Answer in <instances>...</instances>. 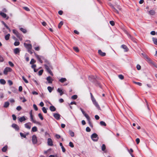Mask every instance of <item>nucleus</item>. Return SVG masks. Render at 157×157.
<instances>
[{
  "instance_id": "f257e3e1",
  "label": "nucleus",
  "mask_w": 157,
  "mask_h": 157,
  "mask_svg": "<svg viewBox=\"0 0 157 157\" xmlns=\"http://www.w3.org/2000/svg\"><path fill=\"white\" fill-rule=\"evenodd\" d=\"M35 56L37 58L38 60L40 62L42 63H43V60H44V61L47 63L49 65L50 64L49 62L47 60L45 59L43 56H39L38 55L36 54Z\"/></svg>"
},
{
  "instance_id": "f03ea898",
  "label": "nucleus",
  "mask_w": 157,
  "mask_h": 157,
  "mask_svg": "<svg viewBox=\"0 0 157 157\" xmlns=\"http://www.w3.org/2000/svg\"><path fill=\"white\" fill-rule=\"evenodd\" d=\"M91 138L94 141H97L98 139V135L96 133L93 134L91 136Z\"/></svg>"
},
{
  "instance_id": "7ed1b4c3",
  "label": "nucleus",
  "mask_w": 157,
  "mask_h": 157,
  "mask_svg": "<svg viewBox=\"0 0 157 157\" xmlns=\"http://www.w3.org/2000/svg\"><path fill=\"white\" fill-rule=\"evenodd\" d=\"M12 71V69L10 67H6L4 69L3 71V73L5 75H7L8 72H11Z\"/></svg>"
},
{
  "instance_id": "20e7f679",
  "label": "nucleus",
  "mask_w": 157,
  "mask_h": 157,
  "mask_svg": "<svg viewBox=\"0 0 157 157\" xmlns=\"http://www.w3.org/2000/svg\"><path fill=\"white\" fill-rule=\"evenodd\" d=\"M32 141L33 144H35L37 143V137L35 135H33L32 137Z\"/></svg>"
},
{
  "instance_id": "39448f33",
  "label": "nucleus",
  "mask_w": 157,
  "mask_h": 157,
  "mask_svg": "<svg viewBox=\"0 0 157 157\" xmlns=\"http://www.w3.org/2000/svg\"><path fill=\"white\" fill-rule=\"evenodd\" d=\"M24 44L25 47L28 50L32 49V46L31 44H27L25 43Z\"/></svg>"
},
{
  "instance_id": "423d86ee",
  "label": "nucleus",
  "mask_w": 157,
  "mask_h": 157,
  "mask_svg": "<svg viewBox=\"0 0 157 157\" xmlns=\"http://www.w3.org/2000/svg\"><path fill=\"white\" fill-rule=\"evenodd\" d=\"M31 123L29 122L27 123H25L24 125L25 127L29 129H30L31 128Z\"/></svg>"
},
{
  "instance_id": "0eeeda50",
  "label": "nucleus",
  "mask_w": 157,
  "mask_h": 157,
  "mask_svg": "<svg viewBox=\"0 0 157 157\" xmlns=\"http://www.w3.org/2000/svg\"><path fill=\"white\" fill-rule=\"evenodd\" d=\"M53 116L56 120H59L60 119V115L58 113H54Z\"/></svg>"
},
{
  "instance_id": "6e6552de",
  "label": "nucleus",
  "mask_w": 157,
  "mask_h": 157,
  "mask_svg": "<svg viewBox=\"0 0 157 157\" xmlns=\"http://www.w3.org/2000/svg\"><path fill=\"white\" fill-rule=\"evenodd\" d=\"M48 145L50 146H52L53 145L52 140L50 138L48 139Z\"/></svg>"
},
{
  "instance_id": "1a4fd4ad",
  "label": "nucleus",
  "mask_w": 157,
  "mask_h": 157,
  "mask_svg": "<svg viewBox=\"0 0 157 157\" xmlns=\"http://www.w3.org/2000/svg\"><path fill=\"white\" fill-rule=\"evenodd\" d=\"M150 62L148 61V63H149L151 65H153L156 68H157V65L155 63L150 59Z\"/></svg>"
},
{
  "instance_id": "9d476101",
  "label": "nucleus",
  "mask_w": 157,
  "mask_h": 157,
  "mask_svg": "<svg viewBox=\"0 0 157 157\" xmlns=\"http://www.w3.org/2000/svg\"><path fill=\"white\" fill-rule=\"evenodd\" d=\"M12 127L16 130H18L19 129L18 126L15 124H13L12 125Z\"/></svg>"
},
{
  "instance_id": "9b49d317",
  "label": "nucleus",
  "mask_w": 157,
  "mask_h": 157,
  "mask_svg": "<svg viewBox=\"0 0 157 157\" xmlns=\"http://www.w3.org/2000/svg\"><path fill=\"white\" fill-rule=\"evenodd\" d=\"M127 35L128 37L132 40L134 42L136 43L135 39L130 34L128 33H127Z\"/></svg>"
},
{
  "instance_id": "f8f14e48",
  "label": "nucleus",
  "mask_w": 157,
  "mask_h": 157,
  "mask_svg": "<svg viewBox=\"0 0 157 157\" xmlns=\"http://www.w3.org/2000/svg\"><path fill=\"white\" fill-rule=\"evenodd\" d=\"M98 52L99 54L101 56H104L106 55V53L105 52H102L101 50H99Z\"/></svg>"
},
{
  "instance_id": "ddd939ff",
  "label": "nucleus",
  "mask_w": 157,
  "mask_h": 157,
  "mask_svg": "<svg viewBox=\"0 0 157 157\" xmlns=\"http://www.w3.org/2000/svg\"><path fill=\"white\" fill-rule=\"evenodd\" d=\"M141 55L144 57V58H146V60L148 62H150V59L145 54L142 53H141Z\"/></svg>"
},
{
  "instance_id": "4468645a",
  "label": "nucleus",
  "mask_w": 157,
  "mask_h": 157,
  "mask_svg": "<svg viewBox=\"0 0 157 157\" xmlns=\"http://www.w3.org/2000/svg\"><path fill=\"white\" fill-rule=\"evenodd\" d=\"M13 33L15 34L17 37H20V34L15 29H13Z\"/></svg>"
},
{
  "instance_id": "2eb2a0df",
  "label": "nucleus",
  "mask_w": 157,
  "mask_h": 157,
  "mask_svg": "<svg viewBox=\"0 0 157 157\" xmlns=\"http://www.w3.org/2000/svg\"><path fill=\"white\" fill-rule=\"evenodd\" d=\"M47 80L48 81L49 83H51L53 80V79L50 76H48L46 78Z\"/></svg>"
},
{
  "instance_id": "dca6fc26",
  "label": "nucleus",
  "mask_w": 157,
  "mask_h": 157,
  "mask_svg": "<svg viewBox=\"0 0 157 157\" xmlns=\"http://www.w3.org/2000/svg\"><path fill=\"white\" fill-rule=\"evenodd\" d=\"M18 120L20 122H22L23 121H25L26 120V119L25 116H23L19 118Z\"/></svg>"
},
{
  "instance_id": "f3484780",
  "label": "nucleus",
  "mask_w": 157,
  "mask_h": 157,
  "mask_svg": "<svg viewBox=\"0 0 157 157\" xmlns=\"http://www.w3.org/2000/svg\"><path fill=\"white\" fill-rule=\"evenodd\" d=\"M148 13L151 15H154L155 14V12L154 10H151L148 11Z\"/></svg>"
},
{
  "instance_id": "a211bd4d",
  "label": "nucleus",
  "mask_w": 157,
  "mask_h": 157,
  "mask_svg": "<svg viewBox=\"0 0 157 157\" xmlns=\"http://www.w3.org/2000/svg\"><path fill=\"white\" fill-rule=\"evenodd\" d=\"M57 91L59 93L60 96L62 95L63 94V91L62 89L60 88H58L57 90Z\"/></svg>"
},
{
  "instance_id": "6ab92c4d",
  "label": "nucleus",
  "mask_w": 157,
  "mask_h": 157,
  "mask_svg": "<svg viewBox=\"0 0 157 157\" xmlns=\"http://www.w3.org/2000/svg\"><path fill=\"white\" fill-rule=\"evenodd\" d=\"M121 47L123 48L125 52H127L128 50V49L126 45L123 44L121 46Z\"/></svg>"
},
{
  "instance_id": "aec40b11",
  "label": "nucleus",
  "mask_w": 157,
  "mask_h": 157,
  "mask_svg": "<svg viewBox=\"0 0 157 157\" xmlns=\"http://www.w3.org/2000/svg\"><path fill=\"white\" fill-rule=\"evenodd\" d=\"M50 109L52 112H54L56 110V108L53 106L52 105L50 107Z\"/></svg>"
},
{
  "instance_id": "412c9836",
  "label": "nucleus",
  "mask_w": 157,
  "mask_h": 157,
  "mask_svg": "<svg viewBox=\"0 0 157 157\" xmlns=\"http://www.w3.org/2000/svg\"><path fill=\"white\" fill-rule=\"evenodd\" d=\"M87 120L88 121V123H89V124L90 126V127L92 128L93 127V124H92V123H91V122L90 121V117H89L87 119Z\"/></svg>"
},
{
  "instance_id": "4be33fe9",
  "label": "nucleus",
  "mask_w": 157,
  "mask_h": 157,
  "mask_svg": "<svg viewBox=\"0 0 157 157\" xmlns=\"http://www.w3.org/2000/svg\"><path fill=\"white\" fill-rule=\"evenodd\" d=\"M20 50L18 48H17L14 49V52L15 54H17L20 52Z\"/></svg>"
},
{
  "instance_id": "5701e85b",
  "label": "nucleus",
  "mask_w": 157,
  "mask_h": 157,
  "mask_svg": "<svg viewBox=\"0 0 157 157\" xmlns=\"http://www.w3.org/2000/svg\"><path fill=\"white\" fill-rule=\"evenodd\" d=\"M47 64H47H45L44 65V67L47 71L50 70L49 67H50V64H49V65L48 64Z\"/></svg>"
},
{
  "instance_id": "b1692460",
  "label": "nucleus",
  "mask_w": 157,
  "mask_h": 157,
  "mask_svg": "<svg viewBox=\"0 0 157 157\" xmlns=\"http://www.w3.org/2000/svg\"><path fill=\"white\" fill-rule=\"evenodd\" d=\"M67 81V79L65 78H62L59 79V81L61 83H63Z\"/></svg>"
},
{
  "instance_id": "393cba45",
  "label": "nucleus",
  "mask_w": 157,
  "mask_h": 157,
  "mask_svg": "<svg viewBox=\"0 0 157 157\" xmlns=\"http://www.w3.org/2000/svg\"><path fill=\"white\" fill-rule=\"evenodd\" d=\"M10 105V103L8 102H6L4 103V105L3 107L4 108H7Z\"/></svg>"
},
{
  "instance_id": "a878e982",
  "label": "nucleus",
  "mask_w": 157,
  "mask_h": 157,
  "mask_svg": "<svg viewBox=\"0 0 157 157\" xmlns=\"http://www.w3.org/2000/svg\"><path fill=\"white\" fill-rule=\"evenodd\" d=\"M0 15L2 17H3V18H6L7 17V15L3 13V12H0Z\"/></svg>"
},
{
  "instance_id": "bb28decb",
  "label": "nucleus",
  "mask_w": 157,
  "mask_h": 157,
  "mask_svg": "<svg viewBox=\"0 0 157 157\" xmlns=\"http://www.w3.org/2000/svg\"><path fill=\"white\" fill-rule=\"evenodd\" d=\"M82 114L84 115V116L86 117V118L87 119V118H88L89 117H90L87 114H86L85 112L84 111V110H83V111H82Z\"/></svg>"
},
{
  "instance_id": "cd10ccee",
  "label": "nucleus",
  "mask_w": 157,
  "mask_h": 157,
  "mask_svg": "<svg viewBox=\"0 0 157 157\" xmlns=\"http://www.w3.org/2000/svg\"><path fill=\"white\" fill-rule=\"evenodd\" d=\"M82 114L84 115V116L86 117V118L87 119V118H88L89 117H90L87 114H86L85 112L84 111V110H83V111H82Z\"/></svg>"
},
{
  "instance_id": "c85d7f7f",
  "label": "nucleus",
  "mask_w": 157,
  "mask_h": 157,
  "mask_svg": "<svg viewBox=\"0 0 157 157\" xmlns=\"http://www.w3.org/2000/svg\"><path fill=\"white\" fill-rule=\"evenodd\" d=\"M0 83L1 84H2L4 85L6 84V82L4 79H0Z\"/></svg>"
},
{
  "instance_id": "c756f323",
  "label": "nucleus",
  "mask_w": 157,
  "mask_h": 157,
  "mask_svg": "<svg viewBox=\"0 0 157 157\" xmlns=\"http://www.w3.org/2000/svg\"><path fill=\"white\" fill-rule=\"evenodd\" d=\"M47 89H48V91L49 92V93H50L52 92V91L53 90V87L52 88L51 86H48V87H47Z\"/></svg>"
},
{
  "instance_id": "7c9ffc66",
  "label": "nucleus",
  "mask_w": 157,
  "mask_h": 157,
  "mask_svg": "<svg viewBox=\"0 0 157 157\" xmlns=\"http://www.w3.org/2000/svg\"><path fill=\"white\" fill-rule=\"evenodd\" d=\"M37 130V128L36 126H34L32 128V131L33 132H36Z\"/></svg>"
},
{
  "instance_id": "2f4dec72",
  "label": "nucleus",
  "mask_w": 157,
  "mask_h": 157,
  "mask_svg": "<svg viewBox=\"0 0 157 157\" xmlns=\"http://www.w3.org/2000/svg\"><path fill=\"white\" fill-rule=\"evenodd\" d=\"M7 146H4L2 149V151L3 152H5L7 150Z\"/></svg>"
},
{
  "instance_id": "473e14b6",
  "label": "nucleus",
  "mask_w": 157,
  "mask_h": 157,
  "mask_svg": "<svg viewBox=\"0 0 157 157\" xmlns=\"http://www.w3.org/2000/svg\"><path fill=\"white\" fill-rule=\"evenodd\" d=\"M69 133L71 137L74 136L75 134L74 132L72 131L71 130H70L69 131Z\"/></svg>"
},
{
  "instance_id": "72a5a7b5",
  "label": "nucleus",
  "mask_w": 157,
  "mask_h": 157,
  "mask_svg": "<svg viewBox=\"0 0 157 157\" xmlns=\"http://www.w3.org/2000/svg\"><path fill=\"white\" fill-rule=\"evenodd\" d=\"M93 103L97 108H98V109L100 108L98 104V103L96 102V101L94 102H93Z\"/></svg>"
},
{
  "instance_id": "f704fd0d",
  "label": "nucleus",
  "mask_w": 157,
  "mask_h": 157,
  "mask_svg": "<svg viewBox=\"0 0 157 157\" xmlns=\"http://www.w3.org/2000/svg\"><path fill=\"white\" fill-rule=\"evenodd\" d=\"M10 34H8L6 35L5 36V39L6 40H8L10 38Z\"/></svg>"
},
{
  "instance_id": "c9c22d12",
  "label": "nucleus",
  "mask_w": 157,
  "mask_h": 157,
  "mask_svg": "<svg viewBox=\"0 0 157 157\" xmlns=\"http://www.w3.org/2000/svg\"><path fill=\"white\" fill-rule=\"evenodd\" d=\"M152 40L154 44H155L157 45V38H153L152 39Z\"/></svg>"
},
{
  "instance_id": "e433bc0d",
  "label": "nucleus",
  "mask_w": 157,
  "mask_h": 157,
  "mask_svg": "<svg viewBox=\"0 0 157 157\" xmlns=\"http://www.w3.org/2000/svg\"><path fill=\"white\" fill-rule=\"evenodd\" d=\"M100 124L101 126H106V123L103 121H101L100 122Z\"/></svg>"
},
{
  "instance_id": "4c0bfd02",
  "label": "nucleus",
  "mask_w": 157,
  "mask_h": 157,
  "mask_svg": "<svg viewBox=\"0 0 157 157\" xmlns=\"http://www.w3.org/2000/svg\"><path fill=\"white\" fill-rule=\"evenodd\" d=\"M2 24L4 25L5 26L6 28L8 29H9L10 31V29L9 28V27L3 21L2 22Z\"/></svg>"
},
{
  "instance_id": "58836bf2",
  "label": "nucleus",
  "mask_w": 157,
  "mask_h": 157,
  "mask_svg": "<svg viewBox=\"0 0 157 157\" xmlns=\"http://www.w3.org/2000/svg\"><path fill=\"white\" fill-rule=\"evenodd\" d=\"M63 22L62 21H60L58 25V28H60L63 25Z\"/></svg>"
},
{
  "instance_id": "ea45409f",
  "label": "nucleus",
  "mask_w": 157,
  "mask_h": 157,
  "mask_svg": "<svg viewBox=\"0 0 157 157\" xmlns=\"http://www.w3.org/2000/svg\"><path fill=\"white\" fill-rule=\"evenodd\" d=\"M33 80L34 82L35 83L36 85V86H39L40 85V84L36 80L34 79H33Z\"/></svg>"
},
{
  "instance_id": "a19ab883",
  "label": "nucleus",
  "mask_w": 157,
  "mask_h": 157,
  "mask_svg": "<svg viewBox=\"0 0 157 157\" xmlns=\"http://www.w3.org/2000/svg\"><path fill=\"white\" fill-rule=\"evenodd\" d=\"M106 149L105 146L104 144H103L101 146V150L103 151H104Z\"/></svg>"
},
{
  "instance_id": "79ce46f5",
  "label": "nucleus",
  "mask_w": 157,
  "mask_h": 157,
  "mask_svg": "<svg viewBox=\"0 0 157 157\" xmlns=\"http://www.w3.org/2000/svg\"><path fill=\"white\" fill-rule=\"evenodd\" d=\"M20 30L22 32H23L24 33H26V30L22 28H21L20 29Z\"/></svg>"
},
{
  "instance_id": "37998d69",
  "label": "nucleus",
  "mask_w": 157,
  "mask_h": 157,
  "mask_svg": "<svg viewBox=\"0 0 157 157\" xmlns=\"http://www.w3.org/2000/svg\"><path fill=\"white\" fill-rule=\"evenodd\" d=\"M78 96L76 95H74L71 97V98L75 100L77 98Z\"/></svg>"
},
{
  "instance_id": "c03bdc74",
  "label": "nucleus",
  "mask_w": 157,
  "mask_h": 157,
  "mask_svg": "<svg viewBox=\"0 0 157 157\" xmlns=\"http://www.w3.org/2000/svg\"><path fill=\"white\" fill-rule=\"evenodd\" d=\"M22 78L23 80H24V81L26 83H28V80L25 78L24 76H22Z\"/></svg>"
},
{
  "instance_id": "a18cd8bd",
  "label": "nucleus",
  "mask_w": 157,
  "mask_h": 157,
  "mask_svg": "<svg viewBox=\"0 0 157 157\" xmlns=\"http://www.w3.org/2000/svg\"><path fill=\"white\" fill-rule=\"evenodd\" d=\"M42 110L44 113H47L46 109L45 107H43L42 108Z\"/></svg>"
},
{
  "instance_id": "49530a36",
  "label": "nucleus",
  "mask_w": 157,
  "mask_h": 157,
  "mask_svg": "<svg viewBox=\"0 0 157 157\" xmlns=\"http://www.w3.org/2000/svg\"><path fill=\"white\" fill-rule=\"evenodd\" d=\"M20 42L19 41H15L14 43V44L15 46H17L19 45Z\"/></svg>"
},
{
  "instance_id": "de8ad7c7",
  "label": "nucleus",
  "mask_w": 157,
  "mask_h": 157,
  "mask_svg": "<svg viewBox=\"0 0 157 157\" xmlns=\"http://www.w3.org/2000/svg\"><path fill=\"white\" fill-rule=\"evenodd\" d=\"M69 146L71 147H74V145L71 142H70L69 143Z\"/></svg>"
},
{
  "instance_id": "09e8293b",
  "label": "nucleus",
  "mask_w": 157,
  "mask_h": 157,
  "mask_svg": "<svg viewBox=\"0 0 157 157\" xmlns=\"http://www.w3.org/2000/svg\"><path fill=\"white\" fill-rule=\"evenodd\" d=\"M20 136H21V137H23L24 138H25L26 137V135H25V134H23L22 132H20Z\"/></svg>"
},
{
  "instance_id": "8fccbe9b",
  "label": "nucleus",
  "mask_w": 157,
  "mask_h": 157,
  "mask_svg": "<svg viewBox=\"0 0 157 157\" xmlns=\"http://www.w3.org/2000/svg\"><path fill=\"white\" fill-rule=\"evenodd\" d=\"M38 116L41 120H43V117L41 113H40L38 114Z\"/></svg>"
},
{
  "instance_id": "3c124183",
  "label": "nucleus",
  "mask_w": 157,
  "mask_h": 157,
  "mask_svg": "<svg viewBox=\"0 0 157 157\" xmlns=\"http://www.w3.org/2000/svg\"><path fill=\"white\" fill-rule=\"evenodd\" d=\"M43 70H40L39 72H38V75H41L43 73Z\"/></svg>"
},
{
  "instance_id": "603ef678",
  "label": "nucleus",
  "mask_w": 157,
  "mask_h": 157,
  "mask_svg": "<svg viewBox=\"0 0 157 157\" xmlns=\"http://www.w3.org/2000/svg\"><path fill=\"white\" fill-rule=\"evenodd\" d=\"M35 62V61L34 60V59H31L30 62V64H33Z\"/></svg>"
},
{
  "instance_id": "864d4df0",
  "label": "nucleus",
  "mask_w": 157,
  "mask_h": 157,
  "mask_svg": "<svg viewBox=\"0 0 157 157\" xmlns=\"http://www.w3.org/2000/svg\"><path fill=\"white\" fill-rule=\"evenodd\" d=\"M33 107L35 110L37 111L38 110V108L36 105L33 104Z\"/></svg>"
},
{
  "instance_id": "5fc2aeb1",
  "label": "nucleus",
  "mask_w": 157,
  "mask_h": 157,
  "mask_svg": "<svg viewBox=\"0 0 157 157\" xmlns=\"http://www.w3.org/2000/svg\"><path fill=\"white\" fill-rule=\"evenodd\" d=\"M22 109V108L20 106H18L17 108H16V109L18 110V111H20Z\"/></svg>"
},
{
  "instance_id": "6e6d98bb",
  "label": "nucleus",
  "mask_w": 157,
  "mask_h": 157,
  "mask_svg": "<svg viewBox=\"0 0 157 157\" xmlns=\"http://www.w3.org/2000/svg\"><path fill=\"white\" fill-rule=\"evenodd\" d=\"M9 65L11 67L14 66V64L11 61H9L8 62Z\"/></svg>"
},
{
  "instance_id": "4d7b16f0",
  "label": "nucleus",
  "mask_w": 157,
  "mask_h": 157,
  "mask_svg": "<svg viewBox=\"0 0 157 157\" xmlns=\"http://www.w3.org/2000/svg\"><path fill=\"white\" fill-rule=\"evenodd\" d=\"M134 83L138 85L139 86H141L142 85V84L140 82H134Z\"/></svg>"
},
{
  "instance_id": "13d9d810",
  "label": "nucleus",
  "mask_w": 157,
  "mask_h": 157,
  "mask_svg": "<svg viewBox=\"0 0 157 157\" xmlns=\"http://www.w3.org/2000/svg\"><path fill=\"white\" fill-rule=\"evenodd\" d=\"M91 78L93 79H95V77L94 76H89V79L90 80H91Z\"/></svg>"
},
{
  "instance_id": "bf43d9fd",
  "label": "nucleus",
  "mask_w": 157,
  "mask_h": 157,
  "mask_svg": "<svg viewBox=\"0 0 157 157\" xmlns=\"http://www.w3.org/2000/svg\"><path fill=\"white\" fill-rule=\"evenodd\" d=\"M90 131H91V129L89 127H87L86 128V131L87 132H90Z\"/></svg>"
},
{
  "instance_id": "052dcab7",
  "label": "nucleus",
  "mask_w": 157,
  "mask_h": 157,
  "mask_svg": "<svg viewBox=\"0 0 157 157\" xmlns=\"http://www.w3.org/2000/svg\"><path fill=\"white\" fill-rule=\"evenodd\" d=\"M13 120L14 121L16 120L17 118L16 116L14 114H13L12 115Z\"/></svg>"
},
{
  "instance_id": "680f3d73",
  "label": "nucleus",
  "mask_w": 157,
  "mask_h": 157,
  "mask_svg": "<svg viewBox=\"0 0 157 157\" xmlns=\"http://www.w3.org/2000/svg\"><path fill=\"white\" fill-rule=\"evenodd\" d=\"M31 121L33 122V123H35V124H40V123L37 121H36L35 120H32Z\"/></svg>"
},
{
  "instance_id": "e2e57ef3",
  "label": "nucleus",
  "mask_w": 157,
  "mask_h": 157,
  "mask_svg": "<svg viewBox=\"0 0 157 157\" xmlns=\"http://www.w3.org/2000/svg\"><path fill=\"white\" fill-rule=\"evenodd\" d=\"M118 77L121 79H123L124 78V76L121 75H119Z\"/></svg>"
},
{
  "instance_id": "0e129e2a",
  "label": "nucleus",
  "mask_w": 157,
  "mask_h": 157,
  "mask_svg": "<svg viewBox=\"0 0 157 157\" xmlns=\"http://www.w3.org/2000/svg\"><path fill=\"white\" fill-rule=\"evenodd\" d=\"M28 51L29 53H30L31 54H33V50H32V49H30H30L29 50H28Z\"/></svg>"
},
{
  "instance_id": "69168bd1",
  "label": "nucleus",
  "mask_w": 157,
  "mask_h": 157,
  "mask_svg": "<svg viewBox=\"0 0 157 157\" xmlns=\"http://www.w3.org/2000/svg\"><path fill=\"white\" fill-rule=\"evenodd\" d=\"M136 68L138 70H140L141 69V66L140 65L138 64L136 66Z\"/></svg>"
},
{
  "instance_id": "338daca9",
  "label": "nucleus",
  "mask_w": 157,
  "mask_h": 157,
  "mask_svg": "<svg viewBox=\"0 0 157 157\" xmlns=\"http://www.w3.org/2000/svg\"><path fill=\"white\" fill-rule=\"evenodd\" d=\"M8 83L10 86H11L13 84V82L11 80H8Z\"/></svg>"
},
{
  "instance_id": "774afa93",
  "label": "nucleus",
  "mask_w": 157,
  "mask_h": 157,
  "mask_svg": "<svg viewBox=\"0 0 157 157\" xmlns=\"http://www.w3.org/2000/svg\"><path fill=\"white\" fill-rule=\"evenodd\" d=\"M109 23L112 26H113L114 25V22L113 21H110Z\"/></svg>"
}]
</instances>
